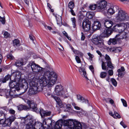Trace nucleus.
Returning a JSON list of instances; mask_svg holds the SVG:
<instances>
[{"mask_svg":"<svg viewBox=\"0 0 129 129\" xmlns=\"http://www.w3.org/2000/svg\"><path fill=\"white\" fill-rule=\"evenodd\" d=\"M57 76L55 73L47 71L43 75L39 77V85L36 86L37 91L40 92L43 90L44 87L47 86L48 87H52L55 83L57 80Z\"/></svg>","mask_w":129,"mask_h":129,"instance_id":"1","label":"nucleus"},{"mask_svg":"<svg viewBox=\"0 0 129 129\" xmlns=\"http://www.w3.org/2000/svg\"><path fill=\"white\" fill-rule=\"evenodd\" d=\"M55 121L53 120H49L46 121H44L43 123L45 124H47L48 127L50 128L52 126V125L54 124Z\"/></svg>","mask_w":129,"mask_h":129,"instance_id":"25","label":"nucleus"},{"mask_svg":"<svg viewBox=\"0 0 129 129\" xmlns=\"http://www.w3.org/2000/svg\"><path fill=\"white\" fill-rule=\"evenodd\" d=\"M85 15L87 18L89 19H91L93 16V14L91 12H87L86 13Z\"/></svg>","mask_w":129,"mask_h":129,"instance_id":"35","label":"nucleus"},{"mask_svg":"<svg viewBox=\"0 0 129 129\" xmlns=\"http://www.w3.org/2000/svg\"><path fill=\"white\" fill-rule=\"evenodd\" d=\"M80 101L82 103L85 102L86 103H87L88 106H89L90 105V104L89 103L88 101L87 100L85 99L83 97V98H82V99Z\"/></svg>","mask_w":129,"mask_h":129,"instance_id":"46","label":"nucleus"},{"mask_svg":"<svg viewBox=\"0 0 129 129\" xmlns=\"http://www.w3.org/2000/svg\"><path fill=\"white\" fill-rule=\"evenodd\" d=\"M117 71L119 77H122L125 74V69L123 67H121L120 68L117 70Z\"/></svg>","mask_w":129,"mask_h":129,"instance_id":"19","label":"nucleus"},{"mask_svg":"<svg viewBox=\"0 0 129 129\" xmlns=\"http://www.w3.org/2000/svg\"><path fill=\"white\" fill-rule=\"evenodd\" d=\"M120 40L118 38V37H116V35L115 38L113 39H110L108 41V43L109 45H111V43L115 45L117 44V41Z\"/></svg>","mask_w":129,"mask_h":129,"instance_id":"20","label":"nucleus"},{"mask_svg":"<svg viewBox=\"0 0 129 129\" xmlns=\"http://www.w3.org/2000/svg\"><path fill=\"white\" fill-rule=\"evenodd\" d=\"M106 62H105L103 61H102V69L103 70H107L108 69V68L107 67V66H106Z\"/></svg>","mask_w":129,"mask_h":129,"instance_id":"40","label":"nucleus"},{"mask_svg":"<svg viewBox=\"0 0 129 129\" xmlns=\"http://www.w3.org/2000/svg\"><path fill=\"white\" fill-rule=\"evenodd\" d=\"M23 64V61L22 60L21 61H20V60H18L16 61L15 65L17 66L20 67Z\"/></svg>","mask_w":129,"mask_h":129,"instance_id":"39","label":"nucleus"},{"mask_svg":"<svg viewBox=\"0 0 129 129\" xmlns=\"http://www.w3.org/2000/svg\"><path fill=\"white\" fill-rule=\"evenodd\" d=\"M6 119L5 114L2 111H0V123H3L4 119Z\"/></svg>","mask_w":129,"mask_h":129,"instance_id":"27","label":"nucleus"},{"mask_svg":"<svg viewBox=\"0 0 129 129\" xmlns=\"http://www.w3.org/2000/svg\"><path fill=\"white\" fill-rule=\"evenodd\" d=\"M115 18L116 22H122L127 20L128 18V16L125 11L118 10V13Z\"/></svg>","mask_w":129,"mask_h":129,"instance_id":"7","label":"nucleus"},{"mask_svg":"<svg viewBox=\"0 0 129 129\" xmlns=\"http://www.w3.org/2000/svg\"><path fill=\"white\" fill-rule=\"evenodd\" d=\"M21 122L25 124L26 129H39L34 127L33 123L35 120L30 115H27L25 117L22 118Z\"/></svg>","mask_w":129,"mask_h":129,"instance_id":"5","label":"nucleus"},{"mask_svg":"<svg viewBox=\"0 0 129 129\" xmlns=\"http://www.w3.org/2000/svg\"><path fill=\"white\" fill-rule=\"evenodd\" d=\"M18 110L21 111L23 110H28L29 109V108L26 105H20L17 107Z\"/></svg>","mask_w":129,"mask_h":129,"instance_id":"28","label":"nucleus"},{"mask_svg":"<svg viewBox=\"0 0 129 129\" xmlns=\"http://www.w3.org/2000/svg\"><path fill=\"white\" fill-rule=\"evenodd\" d=\"M89 68L91 70L92 73H94V70L93 67L92 66H90L89 67Z\"/></svg>","mask_w":129,"mask_h":129,"instance_id":"58","label":"nucleus"},{"mask_svg":"<svg viewBox=\"0 0 129 129\" xmlns=\"http://www.w3.org/2000/svg\"><path fill=\"white\" fill-rule=\"evenodd\" d=\"M7 57L8 59H13L14 58V57L10 53L8 54L7 55Z\"/></svg>","mask_w":129,"mask_h":129,"instance_id":"45","label":"nucleus"},{"mask_svg":"<svg viewBox=\"0 0 129 129\" xmlns=\"http://www.w3.org/2000/svg\"><path fill=\"white\" fill-rule=\"evenodd\" d=\"M3 59V56L2 54H0V64H1Z\"/></svg>","mask_w":129,"mask_h":129,"instance_id":"62","label":"nucleus"},{"mask_svg":"<svg viewBox=\"0 0 129 129\" xmlns=\"http://www.w3.org/2000/svg\"><path fill=\"white\" fill-rule=\"evenodd\" d=\"M10 87V89L8 90L6 89H0V95L6 97L7 98H8L9 95H12L13 94L12 93H15V92H13L11 91L12 88Z\"/></svg>","mask_w":129,"mask_h":129,"instance_id":"11","label":"nucleus"},{"mask_svg":"<svg viewBox=\"0 0 129 129\" xmlns=\"http://www.w3.org/2000/svg\"><path fill=\"white\" fill-rule=\"evenodd\" d=\"M40 113L42 117H44L45 116H50L51 113V111H45L43 110H40Z\"/></svg>","mask_w":129,"mask_h":129,"instance_id":"21","label":"nucleus"},{"mask_svg":"<svg viewBox=\"0 0 129 129\" xmlns=\"http://www.w3.org/2000/svg\"><path fill=\"white\" fill-rule=\"evenodd\" d=\"M111 81L113 85L115 87H116L117 84V82L116 80L113 78H112L111 79Z\"/></svg>","mask_w":129,"mask_h":129,"instance_id":"44","label":"nucleus"},{"mask_svg":"<svg viewBox=\"0 0 129 129\" xmlns=\"http://www.w3.org/2000/svg\"><path fill=\"white\" fill-rule=\"evenodd\" d=\"M70 12H71L73 16H75V14L73 10L72 9H71Z\"/></svg>","mask_w":129,"mask_h":129,"instance_id":"63","label":"nucleus"},{"mask_svg":"<svg viewBox=\"0 0 129 129\" xmlns=\"http://www.w3.org/2000/svg\"><path fill=\"white\" fill-rule=\"evenodd\" d=\"M107 63V66L110 69H113L114 67L113 66V64L112 63L111 60H109L106 61Z\"/></svg>","mask_w":129,"mask_h":129,"instance_id":"37","label":"nucleus"},{"mask_svg":"<svg viewBox=\"0 0 129 129\" xmlns=\"http://www.w3.org/2000/svg\"><path fill=\"white\" fill-rule=\"evenodd\" d=\"M108 73L109 75L110 76H112L113 75V72L112 69L109 70L108 71Z\"/></svg>","mask_w":129,"mask_h":129,"instance_id":"54","label":"nucleus"},{"mask_svg":"<svg viewBox=\"0 0 129 129\" xmlns=\"http://www.w3.org/2000/svg\"><path fill=\"white\" fill-rule=\"evenodd\" d=\"M107 3L105 0H100L97 2L96 9L98 11L104 13L106 9V7Z\"/></svg>","mask_w":129,"mask_h":129,"instance_id":"8","label":"nucleus"},{"mask_svg":"<svg viewBox=\"0 0 129 129\" xmlns=\"http://www.w3.org/2000/svg\"><path fill=\"white\" fill-rule=\"evenodd\" d=\"M13 45L15 47L19 46L20 44L19 40L18 39H15L13 41Z\"/></svg>","mask_w":129,"mask_h":129,"instance_id":"34","label":"nucleus"},{"mask_svg":"<svg viewBox=\"0 0 129 129\" xmlns=\"http://www.w3.org/2000/svg\"><path fill=\"white\" fill-rule=\"evenodd\" d=\"M107 63V66L110 69H113L114 67L113 66V64L112 63L111 60H109L106 61Z\"/></svg>","mask_w":129,"mask_h":129,"instance_id":"38","label":"nucleus"},{"mask_svg":"<svg viewBox=\"0 0 129 129\" xmlns=\"http://www.w3.org/2000/svg\"><path fill=\"white\" fill-rule=\"evenodd\" d=\"M51 96L56 101L57 104L59 105V107L60 108H62L63 106L62 102L60 99L57 97L56 96L54 95L51 94Z\"/></svg>","mask_w":129,"mask_h":129,"instance_id":"18","label":"nucleus"},{"mask_svg":"<svg viewBox=\"0 0 129 129\" xmlns=\"http://www.w3.org/2000/svg\"><path fill=\"white\" fill-rule=\"evenodd\" d=\"M96 52L98 55H100V57H102V55L101 52L97 50L96 51Z\"/></svg>","mask_w":129,"mask_h":129,"instance_id":"61","label":"nucleus"},{"mask_svg":"<svg viewBox=\"0 0 129 129\" xmlns=\"http://www.w3.org/2000/svg\"><path fill=\"white\" fill-rule=\"evenodd\" d=\"M104 24L106 28H109L112 26L113 23L110 20H106L104 23Z\"/></svg>","mask_w":129,"mask_h":129,"instance_id":"24","label":"nucleus"},{"mask_svg":"<svg viewBox=\"0 0 129 129\" xmlns=\"http://www.w3.org/2000/svg\"><path fill=\"white\" fill-rule=\"evenodd\" d=\"M91 22L88 20H84L82 23V27L84 31L87 32L90 28Z\"/></svg>","mask_w":129,"mask_h":129,"instance_id":"13","label":"nucleus"},{"mask_svg":"<svg viewBox=\"0 0 129 129\" xmlns=\"http://www.w3.org/2000/svg\"><path fill=\"white\" fill-rule=\"evenodd\" d=\"M27 103L30 108L32 109L34 111H35L37 110V108L36 107L37 105L35 103L34 101L28 100Z\"/></svg>","mask_w":129,"mask_h":129,"instance_id":"17","label":"nucleus"},{"mask_svg":"<svg viewBox=\"0 0 129 129\" xmlns=\"http://www.w3.org/2000/svg\"><path fill=\"white\" fill-rule=\"evenodd\" d=\"M62 124L61 121H58L55 123L54 127L52 129H60Z\"/></svg>","mask_w":129,"mask_h":129,"instance_id":"23","label":"nucleus"},{"mask_svg":"<svg viewBox=\"0 0 129 129\" xmlns=\"http://www.w3.org/2000/svg\"><path fill=\"white\" fill-rule=\"evenodd\" d=\"M29 37L30 39L32 41H34L35 39L34 36L32 35H29Z\"/></svg>","mask_w":129,"mask_h":129,"instance_id":"56","label":"nucleus"},{"mask_svg":"<svg viewBox=\"0 0 129 129\" xmlns=\"http://www.w3.org/2000/svg\"><path fill=\"white\" fill-rule=\"evenodd\" d=\"M118 9L119 7L118 6L111 5L107 10V14L109 15H112Z\"/></svg>","mask_w":129,"mask_h":129,"instance_id":"15","label":"nucleus"},{"mask_svg":"<svg viewBox=\"0 0 129 129\" xmlns=\"http://www.w3.org/2000/svg\"><path fill=\"white\" fill-rule=\"evenodd\" d=\"M0 21L2 22V24H4L5 22V17H2L0 16Z\"/></svg>","mask_w":129,"mask_h":129,"instance_id":"49","label":"nucleus"},{"mask_svg":"<svg viewBox=\"0 0 129 129\" xmlns=\"http://www.w3.org/2000/svg\"><path fill=\"white\" fill-rule=\"evenodd\" d=\"M21 73L18 71L14 73L11 76H10V79L11 81L9 83V86L10 87L12 88L11 91L13 92H15V89H18V87L19 83H21L23 80V79L21 78Z\"/></svg>","mask_w":129,"mask_h":129,"instance_id":"2","label":"nucleus"},{"mask_svg":"<svg viewBox=\"0 0 129 129\" xmlns=\"http://www.w3.org/2000/svg\"><path fill=\"white\" fill-rule=\"evenodd\" d=\"M121 100L123 103V106L125 107H127V105L126 101L123 99H121Z\"/></svg>","mask_w":129,"mask_h":129,"instance_id":"50","label":"nucleus"},{"mask_svg":"<svg viewBox=\"0 0 129 129\" xmlns=\"http://www.w3.org/2000/svg\"><path fill=\"white\" fill-rule=\"evenodd\" d=\"M32 70L34 72L43 73L45 69L39 66L33 62L29 64Z\"/></svg>","mask_w":129,"mask_h":129,"instance_id":"9","label":"nucleus"},{"mask_svg":"<svg viewBox=\"0 0 129 129\" xmlns=\"http://www.w3.org/2000/svg\"><path fill=\"white\" fill-rule=\"evenodd\" d=\"M59 120L60 121V120ZM61 121H62V125L63 124L65 126H67L71 129H82V126L81 124L79 122L75 120H74L72 119H69L68 120H65L63 122L62 120H61Z\"/></svg>","mask_w":129,"mask_h":129,"instance_id":"4","label":"nucleus"},{"mask_svg":"<svg viewBox=\"0 0 129 129\" xmlns=\"http://www.w3.org/2000/svg\"><path fill=\"white\" fill-rule=\"evenodd\" d=\"M101 36L102 37H107L109 36L112 33L113 31L111 29L108 28L105 30L104 29L102 30V29H101Z\"/></svg>","mask_w":129,"mask_h":129,"instance_id":"16","label":"nucleus"},{"mask_svg":"<svg viewBox=\"0 0 129 129\" xmlns=\"http://www.w3.org/2000/svg\"><path fill=\"white\" fill-rule=\"evenodd\" d=\"M75 59L77 63H79L81 62V60L78 56H76Z\"/></svg>","mask_w":129,"mask_h":129,"instance_id":"53","label":"nucleus"},{"mask_svg":"<svg viewBox=\"0 0 129 129\" xmlns=\"http://www.w3.org/2000/svg\"><path fill=\"white\" fill-rule=\"evenodd\" d=\"M113 117L115 118H120V116L117 112L115 111L114 112V117Z\"/></svg>","mask_w":129,"mask_h":129,"instance_id":"48","label":"nucleus"},{"mask_svg":"<svg viewBox=\"0 0 129 129\" xmlns=\"http://www.w3.org/2000/svg\"><path fill=\"white\" fill-rule=\"evenodd\" d=\"M71 19L73 27L74 28H75L76 26V19L75 17H73L71 18Z\"/></svg>","mask_w":129,"mask_h":129,"instance_id":"41","label":"nucleus"},{"mask_svg":"<svg viewBox=\"0 0 129 129\" xmlns=\"http://www.w3.org/2000/svg\"><path fill=\"white\" fill-rule=\"evenodd\" d=\"M105 59L107 61L109 60H111V59L109 56L106 54L105 55Z\"/></svg>","mask_w":129,"mask_h":129,"instance_id":"55","label":"nucleus"},{"mask_svg":"<svg viewBox=\"0 0 129 129\" xmlns=\"http://www.w3.org/2000/svg\"><path fill=\"white\" fill-rule=\"evenodd\" d=\"M20 83H19V86L18 87V89H17L16 88L15 91V92L16 90L17 91L19 90L22 92V93H23L27 91L28 88V84L27 83L25 82V80H23Z\"/></svg>","mask_w":129,"mask_h":129,"instance_id":"10","label":"nucleus"},{"mask_svg":"<svg viewBox=\"0 0 129 129\" xmlns=\"http://www.w3.org/2000/svg\"><path fill=\"white\" fill-rule=\"evenodd\" d=\"M79 71L81 73V75H83V77H85L87 80H88V78L87 77L86 72L84 69L81 68V69L79 70Z\"/></svg>","mask_w":129,"mask_h":129,"instance_id":"31","label":"nucleus"},{"mask_svg":"<svg viewBox=\"0 0 129 129\" xmlns=\"http://www.w3.org/2000/svg\"><path fill=\"white\" fill-rule=\"evenodd\" d=\"M34 127H35L37 128L40 129V127L42 126V123L39 121L35 122L33 123Z\"/></svg>","mask_w":129,"mask_h":129,"instance_id":"29","label":"nucleus"},{"mask_svg":"<svg viewBox=\"0 0 129 129\" xmlns=\"http://www.w3.org/2000/svg\"><path fill=\"white\" fill-rule=\"evenodd\" d=\"M120 124L124 128H125L126 127V126L124 123L122 121H121L120 122Z\"/></svg>","mask_w":129,"mask_h":129,"instance_id":"59","label":"nucleus"},{"mask_svg":"<svg viewBox=\"0 0 129 129\" xmlns=\"http://www.w3.org/2000/svg\"><path fill=\"white\" fill-rule=\"evenodd\" d=\"M107 75V73L105 72H102L100 74V77L102 78H104L106 77Z\"/></svg>","mask_w":129,"mask_h":129,"instance_id":"42","label":"nucleus"},{"mask_svg":"<svg viewBox=\"0 0 129 129\" xmlns=\"http://www.w3.org/2000/svg\"><path fill=\"white\" fill-rule=\"evenodd\" d=\"M10 34L8 32H5L4 34V36L5 38H7L10 36Z\"/></svg>","mask_w":129,"mask_h":129,"instance_id":"52","label":"nucleus"},{"mask_svg":"<svg viewBox=\"0 0 129 129\" xmlns=\"http://www.w3.org/2000/svg\"><path fill=\"white\" fill-rule=\"evenodd\" d=\"M29 84L30 86L31 87H36L38 85V83L37 82H36L34 81H31L29 82Z\"/></svg>","mask_w":129,"mask_h":129,"instance_id":"33","label":"nucleus"},{"mask_svg":"<svg viewBox=\"0 0 129 129\" xmlns=\"http://www.w3.org/2000/svg\"><path fill=\"white\" fill-rule=\"evenodd\" d=\"M51 91L50 88H48L46 90H44V93L46 96H50L51 94Z\"/></svg>","mask_w":129,"mask_h":129,"instance_id":"32","label":"nucleus"},{"mask_svg":"<svg viewBox=\"0 0 129 129\" xmlns=\"http://www.w3.org/2000/svg\"><path fill=\"white\" fill-rule=\"evenodd\" d=\"M54 94L64 98H67L69 95L67 91L65 90L62 85H56L54 89Z\"/></svg>","mask_w":129,"mask_h":129,"instance_id":"6","label":"nucleus"},{"mask_svg":"<svg viewBox=\"0 0 129 129\" xmlns=\"http://www.w3.org/2000/svg\"><path fill=\"white\" fill-rule=\"evenodd\" d=\"M36 87H32L30 88L28 92V94L29 95H31L36 93L37 92V89Z\"/></svg>","mask_w":129,"mask_h":129,"instance_id":"26","label":"nucleus"},{"mask_svg":"<svg viewBox=\"0 0 129 129\" xmlns=\"http://www.w3.org/2000/svg\"><path fill=\"white\" fill-rule=\"evenodd\" d=\"M87 54L88 56H89L91 59L93 58V55L91 54L90 53H88Z\"/></svg>","mask_w":129,"mask_h":129,"instance_id":"64","label":"nucleus"},{"mask_svg":"<svg viewBox=\"0 0 129 129\" xmlns=\"http://www.w3.org/2000/svg\"><path fill=\"white\" fill-rule=\"evenodd\" d=\"M8 111L9 113L11 114H13L14 115L15 113V110L12 109H9Z\"/></svg>","mask_w":129,"mask_h":129,"instance_id":"51","label":"nucleus"},{"mask_svg":"<svg viewBox=\"0 0 129 129\" xmlns=\"http://www.w3.org/2000/svg\"><path fill=\"white\" fill-rule=\"evenodd\" d=\"M69 7L71 9H72L74 7V3L72 2H70L69 4Z\"/></svg>","mask_w":129,"mask_h":129,"instance_id":"43","label":"nucleus"},{"mask_svg":"<svg viewBox=\"0 0 129 129\" xmlns=\"http://www.w3.org/2000/svg\"><path fill=\"white\" fill-rule=\"evenodd\" d=\"M66 109L64 110V111L71 112L72 111V106L70 104H67L66 105Z\"/></svg>","mask_w":129,"mask_h":129,"instance_id":"36","label":"nucleus"},{"mask_svg":"<svg viewBox=\"0 0 129 129\" xmlns=\"http://www.w3.org/2000/svg\"><path fill=\"white\" fill-rule=\"evenodd\" d=\"M122 49V48L120 47H116L115 48H111L110 49V50L111 51L115 52H119Z\"/></svg>","mask_w":129,"mask_h":129,"instance_id":"30","label":"nucleus"},{"mask_svg":"<svg viewBox=\"0 0 129 129\" xmlns=\"http://www.w3.org/2000/svg\"><path fill=\"white\" fill-rule=\"evenodd\" d=\"M15 117L14 116L10 117L7 119H4V121L3 123H0L3 126H10L12 122L14 121L15 119Z\"/></svg>","mask_w":129,"mask_h":129,"instance_id":"12","label":"nucleus"},{"mask_svg":"<svg viewBox=\"0 0 129 129\" xmlns=\"http://www.w3.org/2000/svg\"><path fill=\"white\" fill-rule=\"evenodd\" d=\"M77 99L78 100H81L82 98H83V97L81 96V95H77Z\"/></svg>","mask_w":129,"mask_h":129,"instance_id":"60","label":"nucleus"},{"mask_svg":"<svg viewBox=\"0 0 129 129\" xmlns=\"http://www.w3.org/2000/svg\"><path fill=\"white\" fill-rule=\"evenodd\" d=\"M123 24V26H121L119 24H116L113 28V31L119 33L118 34L116 35V37L120 40L121 39H126L129 36L128 33L124 31L127 27V24L124 23Z\"/></svg>","mask_w":129,"mask_h":129,"instance_id":"3","label":"nucleus"},{"mask_svg":"<svg viewBox=\"0 0 129 129\" xmlns=\"http://www.w3.org/2000/svg\"><path fill=\"white\" fill-rule=\"evenodd\" d=\"M101 25V23L99 21H95L94 22L93 25L92 26V28L93 30H95L99 29Z\"/></svg>","mask_w":129,"mask_h":129,"instance_id":"22","label":"nucleus"},{"mask_svg":"<svg viewBox=\"0 0 129 129\" xmlns=\"http://www.w3.org/2000/svg\"><path fill=\"white\" fill-rule=\"evenodd\" d=\"M90 9L92 10H94L96 8V4L94 5H91L89 7Z\"/></svg>","mask_w":129,"mask_h":129,"instance_id":"47","label":"nucleus"},{"mask_svg":"<svg viewBox=\"0 0 129 129\" xmlns=\"http://www.w3.org/2000/svg\"><path fill=\"white\" fill-rule=\"evenodd\" d=\"M1 108L6 111H8L9 109L7 106L3 107H1Z\"/></svg>","mask_w":129,"mask_h":129,"instance_id":"57","label":"nucleus"},{"mask_svg":"<svg viewBox=\"0 0 129 129\" xmlns=\"http://www.w3.org/2000/svg\"><path fill=\"white\" fill-rule=\"evenodd\" d=\"M92 42L94 44L97 45L99 48H102V49L105 48L103 40L102 38V40H100V38L99 39L98 38H95L93 40Z\"/></svg>","mask_w":129,"mask_h":129,"instance_id":"14","label":"nucleus"}]
</instances>
